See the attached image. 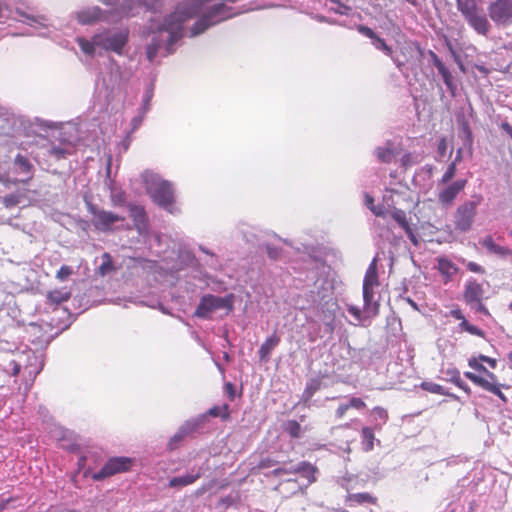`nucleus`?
I'll return each mask as SVG.
<instances>
[{
  "instance_id": "13d9d810",
  "label": "nucleus",
  "mask_w": 512,
  "mask_h": 512,
  "mask_svg": "<svg viewBox=\"0 0 512 512\" xmlns=\"http://www.w3.org/2000/svg\"><path fill=\"white\" fill-rule=\"evenodd\" d=\"M405 233L407 234L408 238L410 239V241L415 245L417 246L419 244V239L418 237L416 236V234L413 232L412 228L410 226H407L405 229H404Z\"/></svg>"
},
{
  "instance_id": "2eb2a0df",
  "label": "nucleus",
  "mask_w": 512,
  "mask_h": 512,
  "mask_svg": "<svg viewBox=\"0 0 512 512\" xmlns=\"http://www.w3.org/2000/svg\"><path fill=\"white\" fill-rule=\"evenodd\" d=\"M206 421L205 415H199L193 419L187 420L183 423L178 431L171 437L169 442L170 449H174L177 444L188 434L196 431Z\"/></svg>"
},
{
  "instance_id": "e433bc0d",
  "label": "nucleus",
  "mask_w": 512,
  "mask_h": 512,
  "mask_svg": "<svg viewBox=\"0 0 512 512\" xmlns=\"http://www.w3.org/2000/svg\"><path fill=\"white\" fill-rule=\"evenodd\" d=\"M420 387L423 390L433 393V394L455 397L453 394H449L448 392H446L444 387H442L441 385L434 383V382L424 381L421 383Z\"/></svg>"
},
{
  "instance_id": "cd10ccee",
  "label": "nucleus",
  "mask_w": 512,
  "mask_h": 512,
  "mask_svg": "<svg viewBox=\"0 0 512 512\" xmlns=\"http://www.w3.org/2000/svg\"><path fill=\"white\" fill-rule=\"evenodd\" d=\"M48 153L56 160H60L69 155L72 151V146L69 142H62L59 145H50L47 148Z\"/></svg>"
},
{
  "instance_id": "393cba45",
  "label": "nucleus",
  "mask_w": 512,
  "mask_h": 512,
  "mask_svg": "<svg viewBox=\"0 0 512 512\" xmlns=\"http://www.w3.org/2000/svg\"><path fill=\"white\" fill-rule=\"evenodd\" d=\"M480 244L487 250L488 253L505 257L512 254V251L505 246L496 244L491 236H486L480 240Z\"/></svg>"
},
{
  "instance_id": "4468645a",
  "label": "nucleus",
  "mask_w": 512,
  "mask_h": 512,
  "mask_svg": "<svg viewBox=\"0 0 512 512\" xmlns=\"http://www.w3.org/2000/svg\"><path fill=\"white\" fill-rule=\"evenodd\" d=\"M132 465V459L129 457L110 458L104 466L93 474V479L100 481L117 473L126 472Z\"/></svg>"
},
{
  "instance_id": "a18cd8bd",
  "label": "nucleus",
  "mask_w": 512,
  "mask_h": 512,
  "mask_svg": "<svg viewBox=\"0 0 512 512\" xmlns=\"http://www.w3.org/2000/svg\"><path fill=\"white\" fill-rule=\"evenodd\" d=\"M21 195L17 193H12L9 195H6L2 198V203L7 208L15 207L20 203Z\"/></svg>"
},
{
  "instance_id": "b1692460",
  "label": "nucleus",
  "mask_w": 512,
  "mask_h": 512,
  "mask_svg": "<svg viewBox=\"0 0 512 512\" xmlns=\"http://www.w3.org/2000/svg\"><path fill=\"white\" fill-rule=\"evenodd\" d=\"M372 45L377 50L382 51L385 55L391 57L399 71L405 74V62L400 60L399 58H393L392 48L389 45H387L386 41L383 38L377 36L372 42Z\"/></svg>"
},
{
  "instance_id": "1a4fd4ad",
  "label": "nucleus",
  "mask_w": 512,
  "mask_h": 512,
  "mask_svg": "<svg viewBox=\"0 0 512 512\" xmlns=\"http://www.w3.org/2000/svg\"><path fill=\"white\" fill-rule=\"evenodd\" d=\"M479 205L480 198L478 200H466L457 206L453 215L455 230L467 233L472 229Z\"/></svg>"
},
{
  "instance_id": "79ce46f5",
  "label": "nucleus",
  "mask_w": 512,
  "mask_h": 512,
  "mask_svg": "<svg viewBox=\"0 0 512 512\" xmlns=\"http://www.w3.org/2000/svg\"><path fill=\"white\" fill-rule=\"evenodd\" d=\"M207 416L212 417H221L222 419H227L229 417L228 405H223L222 407L214 406L210 408L205 414Z\"/></svg>"
},
{
  "instance_id": "7ed1b4c3",
  "label": "nucleus",
  "mask_w": 512,
  "mask_h": 512,
  "mask_svg": "<svg viewBox=\"0 0 512 512\" xmlns=\"http://www.w3.org/2000/svg\"><path fill=\"white\" fill-rule=\"evenodd\" d=\"M147 6L143 0H124L120 10H103L99 6L83 7L74 13L75 19L81 25H92L100 21H108L117 14L118 17L134 16L138 9Z\"/></svg>"
},
{
  "instance_id": "473e14b6",
  "label": "nucleus",
  "mask_w": 512,
  "mask_h": 512,
  "mask_svg": "<svg viewBox=\"0 0 512 512\" xmlns=\"http://www.w3.org/2000/svg\"><path fill=\"white\" fill-rule=\"evenodd\" d=\"M115 267L113 265L112 257L109 253H104L101 256V264L98 267V273L101 276H106L113 272Z\"/></svg>"
},
{
  "instance_id": "6e6552de",
  "label": "nucleus",
  "mask_w": 512,
  "mask_h": 512,
  "mask_svg": "<svg viewBox=\"0 0 512 512\" xmlns=\"http://www.w3.org/2000/svg\"><path fill=\"white\" fill-rule=\"evenodd\" d=\"M379 286L376 259L368 266L363 280V302H366L368 314L379 313V302L375 298L374 289Z\"/></svg>"
},
{
  "instance_id": "ea45409f",
  "label": "nucleus",
  "mask_w": 512,
  "mask_h": 512,
  "mask_svg": "<svg viewBox=\"0 0 512 512\" xmlns=\"http://www.w3.org/2000/svg\"><path fill=\"white\" fill-rule=\"evenodd\" d=\"M457 171V165L455 163H450L446 169V171L443 173L442 177L437 181V184L445 185L448 183H451L452 179L455 177Z\"/></svg>"
},
{
  "instance_id": "864d4df0",
  "label": "nucleus",
  "mask_w": 512,
  "mask_h": 512,
  "mask_svg": "<svg viewBox=\"0 0 512 512\" xmlns=\"http://www.w3.org/2000/svg\"><path fill=\"white\" fill-rule=\"evenodd\" d=\"M447 149H448L447 140L445 138H441L437 145V153L439 156L438 160H441V158L445 157Z\"/></svg>"
},
{
  "instance_id": "e2e57ef3",
  "label": "nucleus",
  "mask_w": 512,
  "mask_h": 512,
  "mask_svg": "<svg viewBox=\"0 0 512 512\" xmlns=\"http://www.w3.org/2000/svg\"><path fill=\"white\" fill-rule=\"evenodd\" d=\"M266 250H267V254L268 256L271 258V259H277L279 257V254H280V250L278 248H275V247H272V246H267L266 247Z\"/></svg>"
},
{
  "instance_id": "f704fd0d",
  "label": "nucleus",
  "mask_w": 512,
  "mask_h": 512,
  "mask_svg": "<svg viewBox=\"0 0 512 512\" xmlns=\"http://www.w3.org/2000/svg\"><path fill=\"white\" fill-rule=\"evenodd\" d=\"M361 435H362L363 449L366 452L371 451L374 447V440H375L373 429L370 427H363Z\"/></svg>"
},
{
  "instance_id": "ddd939ff",
  "label": "nucleus",
  "mask_w": 512,
  "mask_h": 512,
  "mask_svg": "<svg viewBox=\"0 0 512 512\" xmlns=\"http://www.w3.org/2000/svg\"><path fill=\"white\" fill-rule=\"evenodd\" d=\"M466 185V179H457L451 183L440 186L437 184L438 203L444 208L451 207Z\"/></svg>"
},
{
  "instance_id": "5fc2aeb1",
  "label": "nucleus",
  "mask_w": 512,
  "mask_h": 512,
  "mask_svg": "<svg viewBox=\"0 0 512 512\" xmlns=\"http://www.w3.org/2000/svg\"><path fill=\"white\" fill-rule=\"evenodd\" d=\"M468 365H469L472 369L477 370V371H479V372H482V373L487 372V368H486L484 365H482V364L479 362V360H478V359H476V358H471V359H469V360H468Z\"/></svg>"
},
{
  "instance_id": "680f3d73",
  "label": "nucleus",
  "mask_w": 512,
  "mask_h": 512,
  "mask_svg": "<svg viewBox=\"0 0 512 512\" xmlns=\"http://www.w3.org/2000/svg\"><path fill=\"white\" fill-rule=\"evenodd\" d=\"M350 409V405L348 403H342L339 405V407L336 410V416L338 418H342L347 410Z\"/></svg>"
},
{
  "instance_id": "a878e982",
  "label": "nucleus",
  "mask_w": 512,
  "mask_h": 512,
  "mask_svg": "<svg viewBox=\"0 0 512 512\" xmlns=\"http://www.w3.org/2000/svg\"><path fill=\"white\" fill-rule=\"evenodd\" d=\"M202 474L201 468L196 473H187L186 475L173 477L169 480V487L181 488L194 483Z\"/></svg>"
},
{
  "instance_id": "bf43d9fd",
  "label": "nucleus",
  "mask_w": 512,
  "mask_h": 512,
  "mask_svg": "<svg viewBox=\"0 0 512 512\" xmlns=\"http://www.w3.org/2000/svg\"><path fill=\"white\" fill-rule=\"evenodd\" d=\"M466 266H467V269L471 272H474V273H483L484 272V269L482 268V266H480L479 264H477L475 262H468Z\"/></svg>"
},
{
  "instance_id": "72a5a7b5",
  "label": "nucleus",
  "mask_w": 512,
  "mask_h": 512,
  "mask_svg": "<svg viewBox=\"0 0 512 512\" xmlns=\"http://www.w3.org/2000/svg\"><path fill=\"white\" fill-rule=\"evenodd\" d=\"M371 415L375 421L376 429H381L382 425L388 420V412L380 406L374 407L371 411Z\"/></svg>"
},
{
  "instance_id": "8fccbe9b",
  "label": "nucleus",
  "mask_w": 512,
  "mask_h": 512,
  "mask_svg": "<svg viewBox=\"0 0 512 512\" xmlns=\"http://www.w3.org/2000/svg\"><path fill=\"white\" fill-rule=\"evenodd\" d=\"M73 270L70 266L63 265L57 271L56 278L60 281H65L70 275H72Z\"/></svg>"
},
{
  "instance_id": "39448f33",
  "label": "nucleus",
  "mask_w": 512,
  "mask_h": 512,
  "mask_svg": "<svg viewBox=\"0 0 512 512\" xmlns=\"http://www.w3.org/2000/svg\"><path fill=\"white\" fill-rule=\"evenodd\" d=\"M10 18L34 27L38 30V34L44 37L49 35L50 28L52 27L50 20L45 15L30 14L20 9L13 12L6 3L0 0V23Z\"/></svg>"
},
{
  "instance_id": "3c124183",
  "label": "nucleus",
  "mask_w": 512,
  "mask_h": 512,
  "mask_svg": "<svg viewBox=\"0 0 512 512\" xmlns=\"http://www.w3.org/2000/svg\"><path fill=\"white\" fill-rule=\"evenodd\" d=\"M152 97H153V90H152V88H149L145 91V93L143 95V107H142L143 114H145L149 110L150 101H151Z\"/></svg>"
},
{
  "instance_id": "6e6d98bb",
  "label": "nucleus",
  "mask_w": 512,
  "mask_h": 512,
  "mask_svg": "<svg viewBox=\"0 0 512 512\" xmlns=\"http://www.w3.org/2000/svg\"><path fill=\"white\" fill-rule=\"evenodd\" d=\"M111 199L114 205L120 206L125 202V197L122 192H114L111 193Z\"/></svg>"
},
{
  "instance_id": "c9c22d12",
  "label": "nucleus",
  "mask_w": 512,
  "mask_h": 512,
  "mask_svg": "<svg viewBox=\"0 0 512 512\" xmlns=\"http://www.w3.org/2000/svg\"><path fill=\"white\" fill-rule=\"evenodd\" d=\"M375 155L379 161L383 163H390L393 160L395 153L390 145L387 144L384 147H377L375 149Z\"/></svg>"
},
{
  "instance_id": "a19ab883",
  "label": "nucleus",
  "mask_w": 512,
  "mask_h": 512,
  "mask_svg": "<svg viewBox=\"0 0 512 512\" xmlns=\"http://www.w3.org/2000/svg\"><path fill=\"white\" fill-rule=\"evenodd\" d=\"M388 215H391L392 218L403 228L405 229L407 226H410L408 221H407V218H406V213L404 212V210L402 208H397V209H394L392 211H390V213H388Z\"/></svg>"
},
{
  "instance_id": "f3484780",
  "label": "nucleus",
  "mask_w": 512,
  "mask_h": 512,
  "mask_svg": "<svg viewBox=\"0 0 512 512\" xmlns=\"http://www.w3.org/2000/svg\"><path fill=\"white\" fill-rule=\"evenodd\" d=\"M314 472L315 468L307 462H300L297 465H290L288 467H281L274 470V473L277 476H281L283 474L300 473L309 482L315 481Z\"/></svg>"
},
{
  "instance_id": "052dcab7",
  "label": "nucleus",
  "mask_w": 512,
  "mask_h": 512,
  "mask_svg": "<svg viewBox=\"0 0 512 512\" xmlns=\"http://www.w3.org/2000/svg\"><path fill=\"white\" fill-rule=\"evenodd\" d=\"M472 308H474L477 312L488 315L489 312L487 308L482 304V301L475 302L471 305Z\"/></svg>"
},
{
  "instance_id": "a211bd4d",
  "label": "nucleus",
  "mask_w": 512,
  "mask_h": 512,
  "mask_svg": "<svg viewBox=\"0 0 512 512\" xmlns=\"http://www.w3.org/2000/svg\"><path fill=\"white\" fill-rule=\"evenodd\" d=\"M405 201V193L399 192L395 189H386L382 197L384 217H386L390 211L402 206V203Z\"/></svg>"
},
{
  "instance_id": "c85d7f7f",
  "label": "nucleus",
  "mask_w": 512,
  "mask_h": 512,
  "mask_svg": "<svg viewBox=\"0 0 512 512\" xmlns=\"http://www.w3.org/2000/svg\"><path fill=\"white\" fill-rule=\"evenodd\" d=\"M71 296V291L66 288L55 289L47 293V301L50 304H61L67 301Z\"/></svg>"
},
{
  "instance_id": "69168bd1",
  "label": "nucleus",
  "mask_w": 512,
  "mask_h": 512,
  "mask_svg": "<svg viewBox=\"0 0 512 512\" xmlns=\"http://www.w3.org/2000/svg\"><path fill=\"white\" fill-rule=\"evenodd\" d=\"M353 480V478L351 476L349 477H343L340 481V485L345 488L347 491H349L350 489H352V486H351V481Z\"/></svg>"
},
{
  "instance_id": "f03ea898",
  "label": "nucleus",
  "mask_w": 512,
  "mask_h": 512,
  "mask_svg": "<svg viewBox=\"0 0 512 512\" xmlns=\"http://www.w3.org/2000/svg\"><path fill=\"white\" fill-rule=\"evenodd\" d=\"M129 34L127 27L100 28L90 39L78 37L76 41L81 51L91 57L103 51L123 55L129 41Z\"/></svg>"
},
{
  "instance_id": "9d476101",
  "label": "nucleus",
  "mask_w": 512,
  "mask_h": 512,
  "mask_svg": "<svg viewBox=\"0 0 512 512\" xmlns=\"http://www.w3.org/2000/svg\"><path fill=\"white\" fill-rule=\"evenodd\" d=\"M233 309V296L204 295L197 306L194 315L199 318H208L212 313L223 310L226 313Z\"/></svg>"
},
{
  "instance_id": "58836bf2",
  "label": "nucleus",
  "mask_w": 512,
  "mask_h": 512,
  "mask_svg": "<svg viewBox=\"0 0 512 512\" xmlns=\"http://www.w3.org/2000/svg\"><path fill=\"white\" fill-rule=\"evenodd\" d=\"M364 203L367 206V208L376 216L384 217V210L382 207V203L375 205L374 204V198L369 195L368 193L364 196Z\"/></svg>"
},
{
  "instance_id": "9b49d317",
  "label": "nucleus",
  "mask_w": 512,
  "mask_h": 512,
  "mask_svg": "<svg viewBox=\"0 0 512 512\" xmlns=\"http://www.w3.org/2000/svg\"><path fill=\"white\" fill-rule=\"evenodd\" d=\"M457 9L477 34L486 36L489 33L491 25L478 4L458 7Z\"/></svg>"
},
{
  "instance_id": "f257e3e1",
  "label": "nucleus",
  "mask_w": 512,
  "mask_h": 512,
  "mask_svg": "<svg viewBox=\"0 0 512 512\" xmlns=\"http://www.w3.org/2000/svg\"><path fill=\"white\" fill-rule=\"evenodd\" d=\"M235 15L220 0H183L161 23H152L146 35V56L153 62L160 49L172 54L185 35L196 37Z\"/></svg>"
},
{
  "instance_id": "423d86ee",
  "label": "nucleus",
  "mask_w": 512,
  "mask_h": 512,
  "mask_svg": "<svg viewBox=\"0 0 512 512\" xmlns=\"http://www.w3.org/2000/svg\"><path fill=\"white\" fill-rule=\"evenodd\" d=\"M89 211L92 214L93 226L100 232L114 233L128 228L125 217L121 215L95 206H90Z\"/></svg>"
},
{
  "instance_id": "bb28decb",
  "label": "nucleus",
  "mask_w": 512,
  "mask_h": 512,
  "mask_svg": "<svg viewBox=\"0 0 512 512\" xmlns=\"http://www.w3.org/2000/svg\"><path fill=\"white\" fill-rule=\"evenodd\" d=\"M279 342L280 338L276 333L269 336L259 348L258 354L260 360L267 362L272 350L279 344Z\"/></svg>"
},
{
  "instance_id": "412c9836",
  "label": "nucleus",
  "mask_w": 512,
  "mask_h": 512,
  "mask_svg": "<svg viewBox=\"0 0 512 512\" xmlns=\"http://www.w3.org/2000/svg\"><path fill=\"white\" fill-rule=\"evenodd\" d=\"M348 313L353 317V321H350L353 325H366V322H370V320L375 317L377 314H368L366 311V302H364L363 310H361L358 306L348 304L347 305Z\"/></svg>"
},
{
  "instance_id": "4d7b16f0",
  "label": "nucleus",
  "mask_w": 512,
  "mask_h": 512,
  "mask_svg": "<svg viewBox=\"0 0 512 512\" xmlns=\"http://www.w3.org/2000/svg\"><path fill=\"white\" fill-rule=\"evenodd\" d=\"M348 404L350 405V408H355V409H362L365 407V403L362 399L360 398H357V397H352Z\"/></svg>"
},
{
  "instance_id": "c03bdc74",
  "label": "nucleus",
  "mask_w": 512,
  "mask_h": 512,
  "mask_svg": "<svg viewBox=\"0 0 512 512\" xmlns=\"http://www.w3.org/2000/svg\"><path fill=\"white\" fill-rule=\"evenodd\" d=\"M285 430L294 438H299L301 435V426L295 420H290L286 423Z\"/></svg>"
},
{
  "instance_id": "5701e85b",
  "label": "nucleus",
  "mask_w": 512,
  "mask_h": 512,
  "mask_svg": "<svg viewBox=\"0 0 512 512\" xmlns=\"http://www.w3.org/2000/svg\"><path fill=\"white\" fill-rule=\"evenodd\" d=\"M121 80L122 75L120 66L117 63L112 62L108 77L104 76L102 78V85L105 86L107 90L113 91L114 88L120 84Z\"/></svg>"
},
{
  "instance_id": "aec40b11",
  "label": "nucleus",
  "mask_w": 512,
  "mask_h": 512,
  "mask_svg": "<svg viewBox=\"0 0 512 512\" xmlns=\"http://www.w3.org/2000/svg\"><path fill=\"white\" fill-rule=\"evenodd\" d=\"M484 294L483 287L476 280H469L465 285L464 299L472 305L475 302L482 301Z\"/></svg>"
},
{
  "instance_id": "6ab92c4d",
  "label": "nucleus",
  "mask_w": 512,
  "mask_h": 512,
  "mask_svg": "<svg viewBox=\"0 0 512 512\" xmlns=\"http://www.w3.org/2000/svg\"><path fill=\"white\" fill-rule=\"evenodd\" d=\"M429 54L432 58L433 65L436 67L439 74L442 76L445 85L450 90V92L452 94H454L456 86L453 82V76H452L451 72L433 51H429Z\"/></svg>"
},
{
  "instance_id": "49530a36",
  "label": "nucleus",
  "mask_w": 512,
  "mask_h": 512,
  "mask_svg": "<svg viewBox=\"0 0 512 512\" xmlns=\"http://www.w3.org/2000/svg\"><path fill=\"white\" fill-rule=\"evenodd\" d=\"M401 51L405 54L411 53V57H413V54H416L417 57L421 55V49L420 46L416 42H406L402 47Z\"/></svg>"
},
{
  "instance_id": "338daca9",
  "label": "nucleus",
  "mask_w": 512,
  "mask_h": 512,
  "mask_svg": "<svg viewBox=\"0 0 512 512\" xmlns=\"http://www.w3.org/2000/svg\"><path fill=\"white\" fill-rule=\"evenodd\" d=\"M479 360L488 363L489 366L492 367V368H495L496 363H497L495 359L490 358V357L485 356V355H480L479 356Z\"/></svg>"
},
{
  "instance_id": "09e8293b",
  "label": "nucleus",
  "mask_w": 512,
  "mask_h": 512,
  "mask_svg": "<svg viewBox=\"0 0 512 512\" xmlns=\"http://www.w3.org/2000/svg\"><path fill=\"white\" fill-rule=\"evenodd\" d=\"M400 161H401V165L404 168H408V167H411L412 165L416 164L418 162V159H417V156H415L411 153H406L401 157Z\"/></svg>"
},
{
  "instance_id": "f8f14e48",
  "label": "nucleus",
  "mask_w": 512,
  "mask_h": 512,
  "mask_svg": "<svg viewBox=\"0 0 512 512\" xmlns=\"http://www.w3.org/2000/svg\"><path fill=\"white\" fill-rule=\"evenodd\" d=\"M487 10L490 19L497 26L512 25V0H494L489 4Z\"/></svg>"
},
{
  "instance_id": "603ef678",
  "label": "nucleus",
  "mask_w": 512,
  "mask_h": 512,
  "mask_svg": "<svg viewBox=\"0 0 512 512\" xmlns=\"http://www.w3.org/2000/svg\"><path fill=\"white\" fill-rule=\"evenodd\" d=\"M357 30L359 33H361L362 35L368 37L371 39V41L373 42L374 39L378 36L371 28L365 26V25H359L357 27Z\"/></svg>"
},
{
  "instance_id": "de8ad7c7",
  "label": "nucleus",
  "mask_w": 512,
  "mask_h": 512,
  "mask_svg": "<svg viewBox=\"0 0 512 512\" xmlns=\"http://www.w3.org/2000/svg\"><path fill=\"white\" fill-rule=\"evenodd\" d=\"M70 432L68 430L63 429L62 427H55L52 431V437L56 439L58 442L64 441L68 438Z\"/></svg>"
},
{
  "instance_id": "4be33fe9",
  "label": "nucleus",
  "mask_w": 512,
  "mask_h": 512,
  "mask_svg": "<svg viewBox=\"0 0 512 512\" xmlns=\"http://www.w3.org/2000/svg\"><path fill=\"white\" fill-rule=\"evenodd\" d=\"M443 379L445 381L455 384L458 388L463 390L466 394L471 393L470 387L461 379L460 371L455 367H448L442 369Z\"/></svg>"
},
{
  "instance_id": "37998d69",
  "label": "nucleus",
  "mask_w": 512,
  "mask_h": 512,
  "mask_svg": "<svg viewBox=\"0 0 512 512\" xmlns=\"http://www.w3.org/2000/svg\"><path fill=\"white\" fill-rule=\"evenodd\" d=\"M9 366L11 367V372H9L8 370H2L0 368V379L4 381V383L6 382L7 377H9L10 375L16 376L21 369L20 364L14 360L9 363Z\"/></svg>"
},
{
  "instance_id": "2f4dec72",
  "label": "nucleus",
  "mask_w": 512,
  "mask_h": 512,
  "mask_svg": "<svg viewBox=\"0 0 512 512\" xmlns=\"http://www.w3.org/2000/svg\"><path fill=\"white\" fill-rule=\"evenodd\" d=\"M346 502L352 506L354 504L375 503V499L369 493H354L347 496Z\"/></svg>"
},
{
  "instance_id": "0eeeda50",
  "label": "nucleus",
  "mask_w": 512,
  "mask_h": 512,
  "mask_svg": "<svg viewBox=\"0 0 512 512\" xmlns=\"http://www.w3.org/2000/svg\"><path fill=\"white\" fill-rule=\"evenodd\" d=\"M334 280L326 277L319 278L315 282V289L312 291V302L316 309L323 313L327 310L329 313L333 312L336 307L334 301Z\"/></svg>"
},
{
  "instance_id": "0e129e2a",
  "label": "nucleus",
  "mask_w": 512,
  "mask_h": 512,
  "mask_svg": "<svg viewBox=\"0 0 512 512\" xmlns=\"http://www.w3.org/2000/svg\"><path fill=\"white\" fill-rule=\"evenodd\" d=\"M466 332L472 334V335H476V336H479V337H483L484 336V332L479 329L477 326H474V325H470L468 327V329L466 330Z\"/></svg>"
},
{
  "instance_id": "20e7f679",
  "label": "nucleus",
  "mask_w": 512,
  "mask_h": 512,
  "mask_svg": "<svg viewBox=\"0 0 512 512\" xmlns=\"http://www.w3.org/2000/svg\"><path fill=\"white\" fill-rule=\"evenodd\" d=\"M143 180L147 192L157 205L172 214L177 212L178 209L175 206L174 190L170 182L152 172H145Z\"/></svg>"
},
{
  "instance_id": "dca6fc26",
  "label": "nucleus",
  "mask_w": 512,
  "mask_h": 512,
  "mask_svg": "<svg viewBox=\"0 0 512 512\" xmlns=\"http://www.w3.org/2000/svg\"><path fill=\"white\" fill-rule=\"evenodd\" d=\"M128 208L135 229L140 236L146 237L148 235V222L144 207L138 204L130 203Z\"/></svg>"
},
{
  "instance_id": "4c0bfd02",
  "label": "nucleus",
  "mask_w": 512,
  "mask_h": 512,
  "mask_svg": "<svg viewBox=\"0 0 512 512\" xmlns=\"http://www.w3.org/2000/svg\"><path fill=\"white\" fill-rule=\"evenodd\" d=\"M14 165L20 173L26 175L31 173L32 165L30 161L23 155L18 154L14 159Z\"/></svg>"
},
{
  "instance_id": "7c9ffc66",
  "label": "nucleus",
  "mask_w": 512,
  "mask_h": 512,
  "mask_svg": "<svg viewBox=\"0 0 512 512\" xmlns=\"http://www.w3.org/2000/svg\"><path fill=\"white\" fill-rule=\"evenodd\" d=\"M438 270L440 271L441 274L447 277H451L457 273L458 268L448 258L441 257L438 259Z\"/></svg>"
},
{
  "instance_id": "c756f323",
  "label": "nucleus",
  "mask_w": 512,
  "mask_h": 512,
  "mask_svg": "<svg viewBox=\"0 0 512 512\" xmlns=\"http://www.w3.org/2000/svg\"><path fill=\"white\" fill-rule=\"evenodd\" d=\"M476 385L483 388L484 390L497 395L502 400H505L503 393L501 392V385L497 382L490 381L484 377L479 376Z\"/></svg>"
},
{
  "instance_id": "774afa93",
  "label": "nucleus",
  "mask_w": 512,
  "mask_h": 512,
  "mask_svg": "<svg viewBox=\"0 0 512 512\" xmlns=\"http://www.w3.org/2000/svg\"><path fill=\"white\" fill-rule=\"evenodd\" d=\"M501 129L512 138V126L508 122H503L501 124Z\"/></svg>"
}]
</instances>
